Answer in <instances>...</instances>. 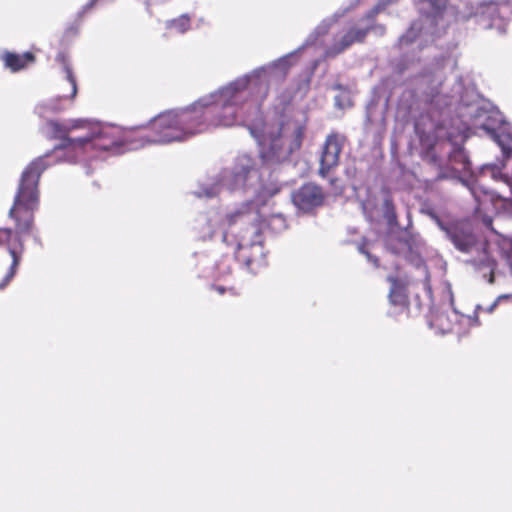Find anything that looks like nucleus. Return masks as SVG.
Segmentation results:
<instances>
[{
	"mask_svg": "<svg viewBox=\"0 0 512 512\" xmlns=\"http://www.w3.org/2000/svg\"><path fill=\"white\" fill-rule=\"evenodd\" d=\"M49 127L54 131L55 137L64 138L61 148L55 149V153L58 155L61 150H65L68 160H73L77 154L89 149L107 150L115 144L111 137L112 129L101 128L82 120L73 121L65 127L51 122Z\"/></svg>",
	"mask_w": 512,
	"mask_h": 512,
	"instance_id": "nucleus-2",
	"label": "nucleus"
},
{
	"mask_svg": "<svg viewBox=\"0 0 512 512\" xmlns=\"http://www.w3.org/2000/svg\"><path fill=\"white\" fill-rule=\"evenodd\" d=\"M454 245L461 251H468L475 244V236L468 230L455 229L450 232Z\"/></svg>",
	"mask_w": 512,
	"mask_h": 512,
	"instance_id": "nucleus-13",
	"label": "nucleus"
},
{
	"mask_svg": "<svg viewBox=\"0 0 512 512\" xmlns=\"http://www.w3.org/2000/svg\"><path fill=\"white\" fill-rule=\"evenodd\" d=\"M461 321L470 323L472 319L470 317L461 315L459 316L456 311H453L450 316L439 314L433 318L431 325L437 328L441 333H447L454 329L452 321Z\"/></svg>",
	"mask_w": 512,
	"mask_h": 512,
	"instance_id": "nucleus-12",
	"label": "nucleus"
},
{
	"mask_svg": "<svg viewBox=\"0 0 512 512\" xmlns=\"http://www.w3.org/2000/svg\"><path fill=\"white\" fill-rule=\"evenodd\" d=\"M391 282H392V288H391V292H390V296H389L390 301L393 304L404 305L406 302V297H405L401 287H399L396 284V282L392 279H391Z\"/></svg>",
	"mask_w": 512,
	"mask_h": 512,
	"instance_id": "nucleus-16",
	"label": "nucleus"
},
{
	"mask_svg": "<svg viewBox=\"0 0 512 512\" xmlns=\"http://www.w3.org/2000/svg\"><path fill=\"white\" fill-rule=\"evenodd\" d=\"M5 66L16 72L32 63L34 57L31 53H25L23 55H17L12 53H5L2 57Z\"/></svg>",
	"mask_w": 512,
	"mask_h": 512,
	"instance_id": "nucleus-14",
	"label": "nucleus"
},
{
	"mask_svg": "<svg viewBox=\"0 0 512 512\" xmlns=\"http://www.w3.org/2000/svg\"><path fill=\"white\" fill-rule=\"evenodd\" d=\"M239 257L246 261L247 265L260 263L264 252L262 247V235L259 226H252L246 231V235L239 242Z\"/></svg>",
	"mask_w": 512,
	"mask_h": 512,
	"instance_id": "nucleus-8",
	"label": "nucleus"
},
{
	"mask_svg": "<svg viewBox=\"0 0 512 512\" xmlns=\"http://www.w3.org/2000/svg\"><path fill=\"white\" fill-rule=\"evenodd\" d=\"M335 101H336V105H337L338 107H340V108H344V107H346V106H349V105H350V102H349V100H348V99H346V102H345V103H342V102L340 101V97H338V96L336 97Z\"/></svg>",
	"mask_w": 512,
	"mask_h": 512,
	"instance_id": "nucleus-22",
	"label": "nucleus"
},
{
	"mask_svg": "<svg viewBox=\"0 0 512 512\" xmlns=\"http://www.w3.org/2000/svg\"><path fill=\"white\" fill-rule=\"evenodd\" d=\"M271 68H260L249 76L239 78L218 93L201 98L190 107L179 111H167L155 117L150 126L154 137L151 143H170L182 141L187 137L207 129L201 121L207 114L203 109L212 107L216 114L215 126H231L237 122L238 111L251 97L254 106L266 96Z\"/></svg>",
	"mask_w": 512,
	"mask_h": 512,
	"instance_id": "nucleus-1",
	"label": "nucleus"
},
{
	"mask_svg": "<svg viewBox=\"0 0 512 512\" xmlns=\"http://www.w3.org/2000/svg\"><path fill=\"white\" fill-rule=\"evenodd\" d=\"M504 299H512V295H501L497 298V300L489 307L488 312H492L496 307L497 303Z\"/></svg>",
	"mask_w": 512,
	"mask_h": 512,
	"instance_id": "nucleus-21",
	"label": "nucleus"
},
{
	"mask_svg": "<svg viewBox=\"0 0 512 512\" xmlns=\"http://www.w3.org/2000/svg\"><path fill=\"white\" fill-rule=\"evenodd\" d=\"M65 71H66V78H67V82L69 84V87H70V94L69 95H63V97L65 98H74L76 93H77V85H76V81L72 75V72L70 70L69 67H65Z\"/></svg>",
	"mask_w": 512,
	"mask_h": 512,
	"instance_id": "nucleus-19",
	"label": "nucleus"
},
{
	"mask_svg": "<svg viewBox=\"0 0 512 512\" xmlns=\"http://www.w3.org/2000/svg\"><path fill=\"white\" fill-rule=\"evenodd\" d=\"M494 21H495V20L493 19V23H491V24L489 25V27H493V26H494Z\"/></svg>",
	"mask_w": 512,
	"mask_h": 512,
	"instance_id": "nucleus-26",
	"label": "nucleus"
},
{
	"mask_svg": "<svg viewBox=\"0 0 512 512\" xmlns=\"http://www.w3.org/2000/svg\"><path fill=\"white\" fill-rule=\"evenodd\" d=\"M215 194H216V191H214V190H211V191H208V192L205 193V195L208 196V197L213 196Z\"/></svg>",
	"mask_w": 512,
	"mask_h": 512,
	"instance_id": "nucleus-24",
	"label": "nucleus"
},
{
	"mask_svg": "<svg viewBox=\"0 0 512 512\" xmlns=\"http://www.w3.org/2000/svg\"><path fill=\"white\" fill-rule=\"evenodd\" d=\"M497 12V6L494 3H488L481 6V14L482 15H489L493 17L495 13Z\"/></svg>",
	"mask_w": 512,
	"mask_h": 512,
	"instance_id": "nucleus-20",
	"label": "nucleus"
},
{
	"mask_svg": "<svg viewBox=\"0 0 512 512\" xmlns=\"http://www.w3.org/2000/svg\"><path fill=\"white\" fill-rule=\"evenodd\" d=\"M169 27H173L176 31L183 33L189 28V19L187 16L183 15L177 20L171 21Z\"/></svg>",
	"mask_w": 512,
	"mask_h": 512,
	"instance_id": "nucleus-18",
	"label": "nucleus"
},
{
	"mask_svg": "<svg viewBox=\"0 0 512 512\" xmlns=\"http://www.w3.org/2000/svg\"><path fill=\"white\" fill-rule=\"evenodd\" d=\"M258 217V211L257 210H250L248 212H236L234 215L231 216L230 221L236 222L238 219L245 221V220H255Z\"/></svg>",
	"mask_w": 512,
	"mask_h": 512,
	"instance_id": "nucleus-17",
	"label": "nucleus"
},
{
	"mask_svg": "<svg viewBox=\"0 0 512 512\" xmlns=\"http://www.w3.org/2000/svg\"><path fill=\"white\" fill-rule=\"evenodd\" d=\"M44 158L40 157L26 168L23 172L18 194L15 199L13 207L10 209V216L17 220L18 233L29 230L31 220L25 219L20 223L18 214L23 209L25 211L31 210L37 203V182L40 173L45 169Z\"/></svg>",
	"mask_w": 512,
	"mask_h": 512,
	"instance_id": "nucleus-5",
	"label": "nucleus"
},
{
	"mask_svg": "<svg viewBox=\"0 0 512 512\" xmlns=\"http://www.w3.org/2000/svg\"><path fill=\"white\" fill-rule=\"evenodd\" d=\"M366 35V30L357 29L351 30L346 35L342 37L341 46L335 50V53H338L354 42L362 41Z\"/></svg>",
	"mask_w": 512,
	"mask_h": 512,
	"instance_id": "nucleus-15",
	"label": "nucleus"
},
{
	"mask_svg": "<svg viewBox=\"0 0 512 512\" xmlns=\"http://www.w3.org/2000/svg\"><path fill=\"white\" fill-rule=\"evenodd\" d=\"M0 246H5L12 256V264L9 273L6 275L3 283L0 284V288H3L12 279L15 273V269L20 261V253L22 251V243L18 236H13L10 229H0Z\"/></svg>",
	"mask_w": 512,
	"mask_h": 512,
	"instance_id": "nucleus-9",
	"label": "nucleus"
},
{
	"mask_svg": "<svg viewBox=\"0 0 512 512\" xmlns=\"http://www.w3.org/2000/svg\"><path fill=\"white\" fill-rule=\"evenodd\" d=\"M343 140L338 136L327 138L325 147L321 156L320 173L325 175L331 168L338 164L339 154L342 149Z\"/></svg>",
	"mask_w": 512,
	"mask_h": 512,
	"instance_id": "nucleus-11",
	"label": "nucleus"
},
{
	"mask_svg": "<svg viewBox=\"0 0 512 512\" xmlns=\"http://www.w3.org/2000/svg\"><path fill=\"white\" fill-rule=\"evenodd\" d=\"M473 114V127L480 128L491 135L501 146L505 156L502 176L507 184L512 185V126L504 122L498 110L477 108Z\"/></svg>",
	"mask_w": 512,
	"mask_h": 512,
	"instance_id": "nucleus-3",
	"label": "nucleus"
},
{
	"mask_svg": "<svg viewBox=\"0 0 512 512\" xmlns=\"http://www.w3.org/2000/svg\"><path fill=\"white\" fill-rule=\"evenodd\" d=\"M218 291H219V293H223V292H224V288L219 287V288H218Z\"/></svg>",
	"mask_w": 512,
	"mask_h": 512,
	"instance_id": "nucleus-25",
	"label": "nucleus"
},
{
	"mask_svg": "<svg viewBox=\"0 0 512 512\" xmlns=\"http://www.w3.org/2000/svg\"><path fill=\"white\" fill-rule=\"evenodd\" d=\"M224 185L231 189L248 186L256 193L255 205L264 204L268 198L277 193V188H266L259 182V173L253 167V161L249 156L238 158L233 175L225 176Z\"/></svg>",
	"mask_w": 512,
	"mask_h": 512,
	"instance_id": "nucleus-6",
	"label": "nucleus"
},
{
	"mask_svg": "<svg viewBox=\"0 0 512 512\" xmlns=\"http://www.w3.org/2000/svg\"><path fill=\"white\" fill-rule=\"evenodd\" d=\"M143 146H144V143H143V142H141V143H139V144H138V143H132V142H131V143H130V147H129V148H130V149H138V148L143 147Z\"/></svg>",
	"mask_w": 512,
	"mask_h": 512,
	"instance_id": "nucleus-23",
	"label": "nucleus"
},
{
	"mask_svg": "<svg viewBox=\"0 0 512 512\" xmlns=\"http://www.w3.org/2000/svg\"><path fill=\"white\" fill-rule=\"evenodd\" d=\"M294 204L303 211H309L319 206L323 201V194L319 187L313 184L302 186L293 194Z\"/></svg>",
	"mask_w": 512,
	"mask_h": 512,
	"instance_id": "nucleus-10",
	"label": "nucleus"
},
{
	"mask_svg": "<svg viewBox=\"0 0 512 512\" xmlns=\"http://www.w3.org/2000/svg\"><path fill=\"white\" fill-rule=\"evenodd\" d=\"M447 4L446 0H423L421 9L430 13L422 16L418 21L414 22L407 33L401 37V43H412L418 37L427 41L434 33V25L438 22V18Z\"/></svg>",
	"mask_w": 512,
	"mask_h": 512,
	"instance_id": "nucleus-7",
	"label": "nucleus"
},
{
	"mask_svg": "<svg viewBox=\"0 0 512 512\" xmlns=\"http://www.w3.org/2000/svg\"><path fill=\"white\" fill-rule=\"evenodd\" d=\"M252 136L257 140L261 150V156L265 161H280L286 158L292 151L300 146L302 129L295 126L293 139L290 140L287 129L283 134L279 133L277 126L263 124L261 128H250Z\"/></svg>",
	"mask_w": 512,
	"mask_h": 512,
	"instance_id": "nucleus-4",
	"label": "nucleus"
}]
</instances>
